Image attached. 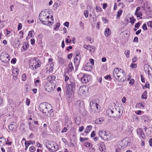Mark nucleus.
Segmentation results:
<instances>
[{
    "label": "nucleus",
    "instance_id": "nucleus-1",
    "mask_svg": "<svg viewBox=\"0 0 152 152\" xmlns=\"http://www.w3.org/2000/svg\"><path fill=\"white\" fill-rule=\"evenodd\" d=\"M39 109L45 115L49 117L53 115V111L51 105L46 102L41 103L39 105Z\"/></svg>",
    "mask_w": 152,
    "mask_h": 152
},
{
    "label": "nucleus",
    "instance_id": "nucleus-2",
    "mask_svg": "<svg viewBox=\"0 0 152 152\" xmlns=\"http://www.w3.org/2000/svg\"><path fill=\"white\" fill-rule=\"evenodd\" d=\"M123 110L119 108L111 109L109 108L106 111L107 114L110 117L115 118V119H119L123 114Z\"/></svg>",
    "mask_w": 152,
    "mask_h": 152
},
{
    "label": "nucleus",
    "instance_id": "nucleus-3",
    "mask_svg": "<svg viewBox=\"0 0 152 152\" xmlns=\"http://www.w3.org/2000/svg\"><path fill=\"white\" fill-rule=\"evenodd\" d=\"M45 145L51 152L56 151L58 149V146L52 141H48Z\"/></svg>",
    "mask_w": 152,
    "mask_h": 152
},
{
    "label": "nucleus",
    "instance_id": "nucleus-4",
    "mask_svg": "<svg viewBox=\"0 0 152 152\" xmlns=\"http://www.w3.org/2000/svg\"><path fill=\"white\" fill-rule=\"evenodd\" d=\"M49 13L45 11H42L39 14V18L42 23H44L45 20H48L50 18Z\"/></svg>",
    "mask_w": 152,
    "mask_h": 152
},
{
    "label": "nucleus",
    "instance_id": "nucleus-5",
    "mask_svg": "<svg viewBox=\"0 0 152 152\" xmlns=\"http://www.w3.org/2000/svg\"><path fill=\"white\" fill-rule=\"evenodd\" d=\"M55 84H54L50 80V83H46L45 86V88L46 91L48 92L51 91L54 89Z\"/></svg>",
    "mask_w": 152,
    "mask_h": 152
},
{
    "label": "nucleus",
    "instance_id": "nucleus-6",
    "mask_svg": "<svg viewBox=\"0 0 152 152\" xmlns=\"http://www.w3.org/2000/svg\"><path fill=\"white\" fill-rule=\"evenodd\" d=\"M10 57L9 55L6 53H2L0 55V59L4 63L9 62Z\"/></svg>",
    "mask_w": 152,
    "mask_h": 152
},
{
    "label": "nucleus",
    "instance_id": "nucleus-7",
    "mask_svg": "<svg viewBox=\"0 0 152 152\" xmlns=\"http://www.w3.org/2000/svg\"><path fill=\"white\" fill-rule=\"evenodd\" d=\"M124 73L125 72L122 69L116 68L114 69L113 74L114 77L116 79Z\"/></svg>",
    "mask_w": 152,
    "mask_h": 152
},
{
    "label": "nucleus",
    "instance_id": "nucleus-8",
    "mask_svg": "<svg viewBox=\"0 0 152 152\" xmlns=\"http://www.w3.org/2000/svg\"><path fill=\"white\" fill-rule=\"evenodd\" d=\"M90 79V77L89 75L84 74L83 77L81 78V81L83 83H86L88 82Z\"/></svg>",
    "mask_w": 152,
    "mask_h": 152
},
{
    "label": "nucleus",
    "instance_id": "nucleus-9",
    "mask_svg": "<svg viewBox=\"0 0 152 152\" xmlns=\"http://www.w3.org/2000/svg\"><path fill=\"white\" fill-rule=\"evenodd\" d=\"M128 138H125L124 139L121 143L120 145L124 149L127 146L129 143V142L128 141Z\"/></svg>",
    "mask_w": 152,
    "mask_h": 152
},
{
    "label": "nucleus",
    "instance_id": "nucleus-10",
    "mask_svg": "<svg viewBox=\"0 0 152 152\" xmlns=\"http://www.w3.org/2000/svg\"><path fill=\"white\" fill-rule=\"evenodd\" d=\"M75 106L79 110H81V109L84 108L83 103L81 101H77L76 102Z\"/></svg>",
    "mask_w": 152,
    "mask_h": 152
},
{
    "label": "nucleus",
    "instance_id": "nucleus-11",
    "mask_svg": "<svg viewBox=\"0 0 152 152\" xmlns=\"http://www.w3.org/2000/svg\"><path fill=\"white\" fill-rule=\"evenodd\" d=\"M9 140V139H7V142L6 141V139L4 137H1L0 138V144H3V145H4L5 144H8L9 145H10L12 144L11 142H7Z\"/></svg>",
    "mask_w": 152,
    "mask_h": 152
},
{
    "label": "nucleus",
    "instance_id": "nucleus-12",
    "mask_svg": "<svg viewBox=\"0 0 152 152\" xmlns=\"http://www.w3.org/2000/svg\"><path fill=\"white\" fill-rule=\"evenodd\" d=\"M152 69L151 67L147 64L145 65L144 66V70L145 72L147 74L148 76L151 75V74L150 73V69Z\"/></svg>",
    "mask_w": 152,
    "mask_h": 152
},
{
    "label": "nucleus",
    "instance_id": "nucleus-13",
    "mask_svg": "<svg viewBox=\"0 0 152 152\" xmlns=\"http://www.w3.org/2000/svg\"><path fill=\"white\" fill-rule=\"evenodd\" d=\"M99 149L101 152H105L106 151L105 146L103 142H100L98 144Z\"/></svg>",
    "mask_w": 152,
    "mask_h": 152
},
{
    "label": "nucleus",
    "instance_id": "nucleus-14",
    "mask_svg": "<svg viewBox=\"0 0 152 152\" xmlns=\"http://www.w3.org/2000/svg\"><path fill=\"white\" fill-rule=\"evenodd\" d=\"M126 76L125 74V73L122 74L119 77H117L116 79L118 80V81L120 82H124L126 79Z\"/></svg>",
    "mask_w": 152,
    "mask_h": 152
},
{
    "label": "nucleus",
    "instance_id": "nucleus-15",
    "mask_svg": "<svg viewBox=\"0 0 152 152\" xmlns=\"http://www.w3.org/2000/svg\"><path fill=\"white\" fill-rule=\"evenodd\" d=\"M87 89L85 86H81L79 88V92L80 94L84 95L85 94V91Z\"/></svg>",
    "mask_w": 152,
    "mask_h": 152
},
{
    "label": "nucleus",
    "instance_id": "nucleus-16",
    "mask_svg": "<svg viewBox=\"0 0 152 152\" xmlns=\"http://www.w3.org/2000/svg\"><path fill=\"white\" fill-rule=\"evenodd\" d=\"M35 143V142L34 141H32L31 140H30L29 141H26L25 143V145L26 147L25 150L26 151L27 150L28 147L29 146V145H30L31 144L34 145Z\"/></svg>",
    "mask_w": 152,
    "mask_h": 152
},
{
    "label": "nucleus",
    "instance_id": "nucleus-17",
    "mask_svg": "<svg viewBox=\"0 0 152 152\" xmlns=\"http://www.w3.org/2000/svg\"><path fill=\"white\" fill-rule=\"evenodd\" d=\"M137 132L142 139H144L145 138V135L142 129L140 128H138L137 130Z\"/></svg>",
    "mask_w": 152,
    "mask_h": 152
},
{
    "label": "nucleus",
    "instance_id": "nucleus-18",
    "mask_svg": "<svg viewBox=\"0 0 152 152\" xmlns=\"http://www.w3.org/2000/svg\"><path fill=\"white\" fill-rule=\"evenodd\" d=\"M16 123L14 122L11 123L10 125L9 126V129L11 131H13L15 127Z\"/></svg>",
    "mask_w": 152,
    "mask_h": 152
},
{
    "label": "nucleus",
    "instance_id": "nucleus-19",
    "mask_svg": "<svg viewBox=\"0 0 152 152\" xmlns=\"http://www.w3.org/2000/svg\"><path fill=\"white\" fill-rule=\"evenodd\" d=\"M106 133H107L106 132V131H105L102 130L99 131V135L102 139H103L104 136H105Z\"/></svg>",
    "mask_w": 152,
    "mask_h": 152
},
{
    "label": "nucleus",
    "instance_id": "nucleus-20",
    "mask_svg": "<svg viewBox=\"0 0 152 152\" xmlns=\"http://www.w3.org/2000/svg\"><path fill=\"white\" fill-rule=\"evenodd\" d=\"M70 85L71 88V90H73L75 87V81L73 80H70Z\"/></svg>",
    "mask_w": 152,
    "mask_h": 152
},
{
    "label": "nucleus",
    "instance_id": "nucleus-21",
    "mask_svg": "<svg viewBox=\"0 0 152 152\" xmlns=\"http://www.w3.org/2000/svg\"><path fill=\"white\" fill-rule=\"evenodd\" d=\"M111 34V31L108 28H107L105 29L104 31V34L107 37H108Z\"/></svg>",
    "mask_w": 152,
    "mask_h": 152
},
{
    "label": "nucleus",
    "instance_id": "nucleus-22",
    "mask_svg": "<svg viewBox=\"0 0 152 152\" xmlns=\"http://www.w3.org/2000/svg\"><path fill=\"white\" fill-rule=\"evenodd\" d=\"M104 121V119L102 118H98L95 120V123L97 124H100Z\"/></svg>",
    "mask_w": 152,
    "mask_h": 152
},
{
    "label": "nucleus",
    "instance_id": "nucleus-23",
    "mask_svg": "<svg viewBox=\"0 0 152 152\" xmlns=\"http://www.w3.org/2000/svg\"><path fill=\"white\" fill-rule=\"evenodd\" d=\"M35 81L34 82L35 85L36 86H39L40 85L39 83L40 82V80H39V77H38L37 78L35 79Z\"/></svg>",
    "mask_w": 152,
    "mask_h": 152
},
{
    "label": "nucleus",
    "instance_id": "nucleus-24",
    "mask_svg": "<svg viewBox=\"0 0 152 152\" xmlns=\"http://www.w3.org/2000/svg\"><path fill=\"white\" fill-rule=\"evenodd\" d=\"M134 14L136 15L137 18H139L140 19H142V13L141 12H136V13L135 12L134 13Z\"/></svg>",
    "mask_w": 152,
    "mask_h": 152
},
{
    "label": "nucleus",
    "instance_id": "nucleus-25",
    "mask_svg": "<svg viewBox=\"0 0 152 152\" xmlns=\"http://www.w3.org/2000/svg\"><path fill=\"white\" fill-rule=\"evenodd\" d=\"M73 70L74 68L72 66V62H70L69 64L68 70V72H69L72 71Z\"/></svg>",
    "mask_w": 152,
    "mask_h": 152
},
{
    "label": "nucleus",
    "instance_id": "nucleus-26",
    "mask_svg": "<svg viewBox=\"0 0 152 152\" xmlns=\"http://www.w3.org/2000/svg\"><path fill=\"white\" fill-rule=\"evenodd\" d=\"M92 66L90 65L89 66L88 65L85 66L84 67V69L85 70L87 71H90L92 70Z\"/></svg>",
    "mask_w": 152,
    "mask_h": 152
},
{
    "label": "nucleus",
    "instance_id": "nucleus-27",
    "mask_svg": "<svg viewBox=\"0 0 152 152\" xmlns=\"http://www.w3.org/2000/svg\"><path fill=\"white\" fill-rule=\"evenodd\" d=\"M91 126H88L84 131L86 133H89L91 129Z\"/></svg>",
    "mask_w": 152,
    "mask_h": 152
},
{
    "label": "nucleus",
    "instance_id": "nucleus-28",
    "mask_svg": "<svg viewBox=\"0 0 152 152\" xmlns=\"http://www.w3.org/2000/svg\"><path fill=\"white\" fill-rule=\"evenodd\" d=\"M92 104L91 105V103H90V105L91 107V108L92 109V107H93V106H95L96 107V108L98 110L99 109V107H100V106L99 105V104L96 103H92Z\"/></svg>",
    "mask_w": 152,
    "mask_h": 152
},
{
    "label": "nucleus",
    "instance_id": "nucleus-29",
    "mask_svg": "<svg viewBox=\"0 0 152 152\" xmlns=\"http://www.w3.org/2000/svg\"><path fill=\"white\" fill-rule=\"evenodd\" d=\"M110 135L106 133L105 136H104L102 139L104 140H110Z\"/></svg>",
    "mask_w": 152,
    "mask_h": 152
},
{
    "label": "nucleus",
    "instance_id": "nucleus-30",
    "mask_svg": "<svg viewBox=\"0 0 152 152\" xmlns=\"http://www.w3.org/2000/svg\"><path fill=\"white\" fill-rule=\"evenodd\" d=\"M130 22L132 24H133L136 21V20L134 18V17L132 16L131 18H129Z\"/></svg>",
    "mask_w": 152,
    "mask_h": 152
},
{
    "label": "nucleus",
    "instance_id": "nucleus-31",
    "mask_svg": "<svg viewBox=\"0 0 152 152\" xmlns=\"http://www.w3.org/2000/svg\"><path fill=\"white\" fill-rule=\"evenodd\" d=\"M66 96L67 97L72 96V92L71 91L67 90L66 92Z\"/></svg>",
    "mask_w": 152,
    "mask_h": 152
},
{
    "label": "nucleus",
    "instance_id": "nucleus-32",
    "mask_svg": "<svg viewBox=\"0 0 152 152\" xmlns=\"http://www.w3.org/2000/svg\"><path fill=\"white\" fill-rule=\"evenodd\" d=\"M147 91H145L144 92L142 95V99H146L147 98Z\"/></svg>",
    "mask_w": 152,
    "mask_h": 152
},
{
    "label": "nucleus",
    "instance_id": "nucleus-33",
    "mask_svg": "<svg viewBox=\"0 0 152 152\" xmlns=\"http://www.w3.org/2000/svg\"><path fill=\"white\" fill-rule=\"evenodd\" d=\"M123 11L122 10H119L118 12V14L116 15L117 18H119L121 15Z\"/></svg>",
    "mask_w": 152,
    "mask_h": 152
},
{
    "label": "nucleus",
    "instance_id": "nucleus-34",
    "mask_svg": "<svg viewBox=\"0 0 152 152\" xmlns=\"http://www.w3.org/2000/svg\"><path fill=\"white\" fill-rule=\"evenodd\" d=\"M91 46L90 45H84L83 46V47L85 49L89 50H91Z\"/></svg>",
    "mask_w": 152,
    "mask_h": 152
},
{
    "label": "nucleus",
    "instance_id": "nucleus-35",
    "mask_svg": "<svg viewBox=\"0 0 152 152\" xmlns=\"http://www.w3.org/2000/svg\"><path fill=\"white\" fill-rule=\"evenodd\" d=\"M121 146H121L120 144H119L118 147V148L116 149L115 152H121V150L123 149Z\"/></svg>",
    "mask_w": 152,
    "mask_h": 152
},
{
    "label": "nucleus",
    "instance_id": "nucleus-36",
    "mask_svg": "<svg viewBox=\"0 0 152 152\" xmlns=\"http://www.w3.org/2000/svg\"><path fill=\"white\" fill-rule=\"evenodd\" d=\"M148 116L146 115H142L141 116V118L142 119L144 120V122L148 121Z\"/></svg>",
    "mask_w": 152,
    "mask_h": 152
},
{
    "label": "nucleus",
    "instance_id": "nucleus-37",
    "mask_svg": "<svg viewBox=\"0 0 152 152\" xmlns=\"http://www.w3.org/2000/svg\"><path fill=\"white\" fill-rule=\"evenodd\" d=\"M17 73H15L14 72V71H13L12 76L13 77V79L15 80H16L17 79V76H18Z\"/></svg>",
    "mask_w": 152,
    "mask_h": 152
},
{
    "label": "nucleus",
    "instance_id": "nucleus-38",
    "mask_svg": "<svg viewBox=\"0 0 152 152\" xmlns=\"http://www.w3.org/2000/svg\"><path fill=\"white\" fill-rule=\"evenodd\" d=\"M42 24L44 25H48L49 23H51L52 22L48 20H48H45V21H44V23H42Z\"/></svg>",
    "mask_w": 152,
    "mask_h": 152
},
{
    "label": "nucleus",
    "instance_id": "nucleus-39",
    "mask_svg": "<svg viewBox=\"0 0 152 152\" xmlns=\"http://www.w3.org/2000/svg\"><path fill=\"white\" fill-rule=\"evenodd\" d=\"M80 57L79 56V54L77 53L76 56V57L75 58L74 60L80 61Z\"/></svg>",
    "mask_w": 152,
    "mask_h": 152
},
{
    "label": "nucleus",
    "instance_id": "nucleus-40",
    "mask_svg": "<svg viewBox=\"0 0 152 152\" xmlns=\"http://www.w3.org/2000/svg\"><path fill=\"white\" fill-rule=\"evenodd\" d=\"M23 50H26L29 47V44L28 43L25 44V45L23 46Z\"/></svg>",
    "mask_w": 152,
    "mask_h": 152
},
{
    "label": "nucleus",
    "instance_id": "nucleus-41",
    "mask_svg": "<svg viewBox=\"0 0 152 152\" xmlns=\"http://www.w3.org/2000/svg\"><path fill=\"white\" fill-rule=\"evenodd\" d=\"M80 119V118H76L75 119V121L76 124L79 125L80 123V121L79 120Z\"/></svg>",
    "mask_w": 152,
    "mask_h": 152
},
{
    "label": "nucleus",
    "instance_id": "nucleus-42",
    "mask_svg": "<svg viewBox=\"0 0 152 152\" xmlns=\"http://www.w3.org/2000/svg\"><path fill=\"white\" fill-rule=\"evenodd\" d=\"M33 33H34V31L33 30H31L29 31L28 33V36H30L31 37H34V36L33 34Z\"/></svg>",
    "mask_w": 152,
    "mask_h": 152
},
{
    "label": "nucleus",
    "instance_id": "nucleus-43",
    "mask_svg": "<svg viewBox=\"0 0 152 152\" xmlns=\"http://www.w3.org/2000/svg\"><path fill=\"white\" fill-rule=\"evenodd\" d=\"M80 61L74 60L75 64L76 66H78L80 64Z\"/></svg>",
    "mask_w": 152,
    "mask_h": 152
},
{
    "label": "nucleus",
    "instance_id": "nucleus-44",
    "mask_svg": "<svg viewBox=\"0 0 152 152\" xmlns=\"http://www.w3.org/2000/svg\"><path fill=\"white\" fill-rule=\"evenodd\" d=\"M22 80L23 81H25L26 79V75L25 74H23L22 77Z\"/></svg>",
    "mask_w": 152,
    "mask_h": 152
},
{
    "label": "nucleus",
    "instance_id": "nucleus-45",
    "mask_svg": "<svg viewBox=\"0 0 152 152\" xmlns=\"http://www.w3.org/2000/svg\"><path fill=\"white\" fill-rule=\"evenodd\" d=\"M67 98L66 100L68 103H70L71 102L72 99V96L67 97Z\"/></svg>",
    "mask_w": 152,
    "mask_h": 152
},
{
    "label": "nucleus",
    "instance_id": "nucleus-46",
    "mask_svg": "<svg viewBox=\"0 0 152 152\" xmlns=\"http://www.w3.org/2000/svg\"><path fill=\"white\" fill-rule=\"evenodd\" d=\"M84 15L86 18H88V12L87 10H85L84 12Z\"/></svg>",
    "mask_w": 152,
    "mask_h": 152
},
{
    "label": "nucleus",
    "instance_id": "nucleus-47",
    "mask_svg": "<svg viewBox=\"0 0 152 152\" xmlns=\"http://www.w3.org/2000/svg\"><path fill=\"white\" fill-rule=\"evenodd\" d=\"M130 53V51L129 50H127L125 51V54L126 55V57L128 58L129 57V54Z\"/></svg>",
    "mask_w": 152,
    "mask_h": 152
},
{
    "label": "nucleus",
    "instance_id": "nucleus-48",
    "mask_svg": "<svg viewBox=\"0 0 152 152\" xmlns=\"http://www.w3.org/2000/svg\"><path fill=\"white\" fill-rule=\"evenodd\" d=\"M60 26V24L59 23H57L56 25V27L54 28V30H57V28H59Z\"/></svg>",
    "mask_w": 152,
    "mask_h": 152
},
{
    "label": "nucleus",
    "instance_id": "nucleus-49",
    "mask_svg": "<svg viewBox=\"0 0 152 152\" xmlns=\"http://www.w3.org/2000/svg\"><path fill=\"white\" fill-rule=\"evenodd\" d=\"M29 150L32 152H33L35 150V148L34 146H31L29 148Z\"/></svg>",
    "mask_w": 152,
    "mask_h": 152
},
{
    "label": "nucleus",
    "instance_id": "nucleus-50",
    "mask_svg": "<svg viewBox=\"0 0 152 152\" xmlns=\"http://www.w3.org/2000/svg\"><path fill=\"white\" fill-rule=\"evenodd\" d=\"M84 145L86 146L87 147H90L91 145V144L90 143L87 142H85L84 144Z\"/></svg>",
    "mask_w": 152,
    "mask_h": 152
},
{
    "label": "nucleus",
    "instance_id": "nucleus-51",
    "mask_svg": "<svg viewBox=\"0 0 152 152\" xmlns=\"http://www.w3.org/2000/svg\"><path fill=\"white\" fill-rule=\"evenodd\" d=\"M136 106H137V107H144V105L143 104H142L141 103H137L136 104Z\"/></svg>",
    "mask_w": 152,
    "mask_h": 152
},
{
    "label": "nucleus",
    "instance_id": "nucleus-52",
    "mask_svg": "<svg viewBox=\"0 0 152 152\" xmlns=\"http://www.w3.org/2000/svg\"><path fill=\"white\" fill-rule=\"evenodd\" d=\"M104 78L106 80H107L108 78H109L110 80H111L112 79L111 75H110L105 76Z\"/></svg>",
    "mask_w": 152,
    "mask_h": 152
},
{
    "label": "nucleus",
    "instance_id": "nucleus-53",
    "mask_svg": "<svg viewBox=\"0 0 152 152\" xmlns=\"http://www.w3.org/2000/svg\"><path fill=\"white\" fill-rule=\"evenodd\" d=\"M141 23L139 22L137 23H136L134 26V27L135 28H138L140 25Z\"/></svg>",
    "mask_w": 152,
    "mask_h": 152
},
{
    "label": "nucleus",
    "instance_id": "nucleus-54",
    "mask_svg": "<svg viewBox=\"0 0 152 152\" xmlns=\"http://www.w3.org/2000/svg\"><path fill=\"white\" fill-rule=\"evenodd\" d=\"M137 65L136 64H132L130 66V67L132 68H136Z\"/></svg>",
    "mask_w": 152,
    "mask_h": 152
},
{
    "label": "nucleus",
    "instance_id": "nucleus-55",
    "mask_svg": "<svg viewBox=\"0 0 152 152\" xmlns=\"http://www.w3.org/2000/svg\"><path fill=\"white\" fill-rule=\"evenodd\" d=\"M96 11L97 12H101L102 10V9L99 7L96 6Z\"/></svg>",
    "mask_w": 152,
    "mask_h": 152
},
{
    "label": "nucleus",
    "instance_id": "nucleus-56",
    "mask_svg": "<svg viewBox=\"0 0 152 152\" xmlns=\"http://www.w3.org/2000/svg\"><path fill=\"white\" fill-rule=\"evenodd\" d=\"M30 102V100L28 99L27 98L26 100V104L27 106H29Z\"/></svg>",
    "mask_w": 152,
    "mask_h": 152
},
{
    "label": "nucleus",
    "instance_id": "nucleus-57",
    "mask_svg": "<svg viewBox=\"0 0 152 152\" xmlns=\"http://www.w3.org/2000/svg\"><path fill=\"white\" fill-rule=\"evenodd\" d=\"M88 139V138H83L82 137H80V141L83 142L85 141L86 140H87Z\"/></svg>",
    "mask_w": 152,
    "mask_h": 152
},
{
    "label": "nucleus",
    "instance_id": "nucleus-58",
    "mask_svg": "<svg viewBox=\"0 0 152 152\" xmlns=\"http://www.w3.org/2000/svg\"><path fill=\"white\" fill-rule=\"evenodd\" d=\"M16 62V59L15 58H14L11 61V63L15 64Z\"/></svg>",
    "mask_w": 152,
    "mask_h": 152
},
{
    "label": "nucleus",
    "instance_id": "nucleus-59",
    "mask_svg": "<svg viewBox=\"0 0 152 152\" xmlns=\"http://www.w3.org/2000/svg\"><path fill=\"white\" fill-rule=\"evenodd\" d=\"M142 28L144 30H147V26L146 24L145 23H144L142 26Z\"/></svg>",
    "mask_w": 152,
    "mask_h": 152
},
{
    "label": "nucleus",
    "instance_id": "nucleus-60",
    "mask_svg": "<svg viewBox=\"0 0 152 152\" xmlns=\"http://www.w3.org/2000/svg\"><path fill=\"white\" fill-rule=\"evenodd\" d=\"M140 77L141 78V80L142 82V83H145V78L143 77V75H140Z\"/></svg>",
    "mask_w": 152,
    "mask_h": 152
},
{
    "label": "nucleus",
    "instance_id": "nucleus-61",
    "mask_svg": "<svg viewBox=\"0 0 152 152\" xmlns=\"http://www.w3.org/2000/svg\"><path fill=\"white\" fill-rule=\"evenodd\" d=\"M22 25L21 23H19L18 25V30H20L22 27Z\"/></svg>",
    "mask_w": 152,
    "mask_h": 152
},
{
    "label": "nucleus",
    "instance_id": "nucleus-62",
    "mask_svg": "<svg viewBox=\"0 0 152 152\" xmlns=\"http://www.w3.org/2000/svg\"><path fill=\"white\" fill-rule=\"evenodd\" d=\"M50 78L51 79V81H52L55 80L56 78V77L54 75H52L50 76Z\"/></svg>",
    "mask_w": 152,
    "mask_h": 152
},
{
    "label": "nucleus",
    "instance_id": "nucleus-63",
    "mask_svg": "<svg viewBox=\"0 0 152 152\" xmlns=\"http://www.w3.org/2000/svg\"><path fill=\"white\" fill-rule=\"evenodd\" d=\"M64 25L67 27H68L69 25V23L67 22H66L64 24Z\"/></svg>",
    "mask_w": 152,
    "mask_h": 152
},
{
    "label": "nucleus",
    "instance_id": "nucleus-64",
    "mask_svg": "<svg viewBox=\"0 0 152 152\" xmlns=\"http://www.w3.org/2000/svg\"><path fill=\"white\" fill-rule=\"evenodd\" d=\"M144 87L147 88H149L150 87V85L148 82H147L146 83L145 85L144 86Z\"/></svg>",
    "mask_w": 152,
    "mask_h": 152
}]
</instances>
